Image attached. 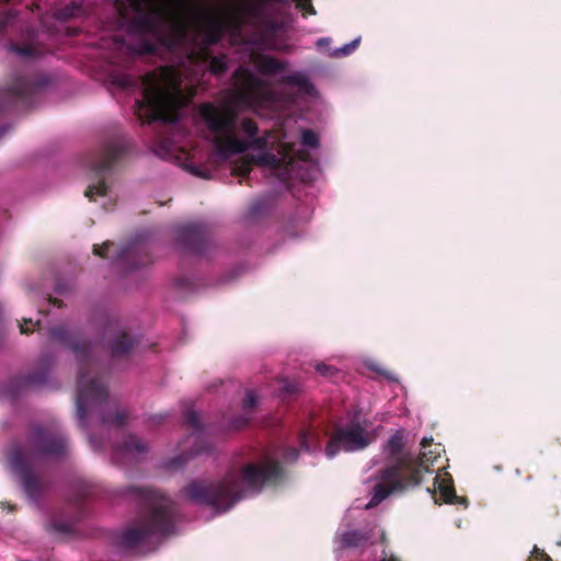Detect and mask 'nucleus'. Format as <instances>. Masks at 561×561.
Masks as SVG:
<instances>
[{"mask_svg": "<svg viewBox=\"0 0 561 561\" xmlns=\"http://www.w3.org/2000/svg\"><path fill=\"white\" fill-rule=\"evenodd\" d=\"M201 0H115L118 15L128 21L129 31L139 36L130 46L133 55L156 54L160 47L174 50L183 46L188 32L197 35L201 47L193 53L195 60L209 57V47L218 44L225 33L241 37L249 25L239 7L227 11L199 10Z\"/></svg>", "mask_w": 561, "mask_h": 561, "instance_id": "f257e3e1", "label": "nucleus"}, {"mask_svg": "<svg viewBox=\"0 0 561 561\" xmlns=\"http://www.w3.org/2000/svg\"><path fill=\"white\" fill-rule=\"evenodd\" d=\"M53 340L70 348L78 362L76 408L79 425L89 427L95 416L102 426L121 428L127 424L129 413L116 399L110 398L107 385L100 373V363L92 352V343L80 331L66 325L49 329Z\"/></svg>", "mask_w": 561, "mask_h": 561, "instance_id": "f03ea898", "label": "nucleus"}, {"mask_svg": "<svg viewBox=\"0 0 561 561\" xmlns=\"http://www.w3.org/2000/svg\"><path fill=\"white\" fill-rule=\"evenodd\" d=\"M282 463L265 456L240 468H231L220 480L194 479L180 491V495L196 505L217 513H226L247 495H256L265 486L276 485L283 479Z\"/></svg>", "mask_w": 561, "mask_h": 561, "instance_id": "7ed1b4c3", "label": "nucleus"}, {"mask_svg": "<svg viewBox=\"0 0 561 561\" xmlns=\"http://www.w3.org/2000/svg\"><path fill=\"white\" fill-rule=\"evenodd\" d=\"M68 453V439L59 430L36 424L31 426L23 442L11 445L7 461L25 495L37 502L47 489L41 465L64 459Z\"/></svg>", "mask_w": 561, "mask_h": 561, "instance_id": "20e7f679", "label": "nucleus"}, {"mask_svg": "<svg viewBox=\"0 0 561 561\" xmlns=\"http://www.w3.org/2000/svg\"><path fill=\"white\" fill-rule=\"evenodd\" d=\"M432 443L433 438L424 437L421 442L420 455L414 457L410 453H403L405 445L403 431H397L391 435L383 446L391 462L376 472L374 477L376 483L367 507H375L391 494L419 485L424 473L432 472L430 466L439 455L437 450L426 451Z\"/></svg>", "mask_w": 561, "mask_h": 561, "instance_id": "39448f33", "label": "nucleus"}, {"mask_svg": "<svg viewBox=\"0 0 561 561\" xmlns=\"http://www.w3.org/2000/svg\"><path fill=\"white\" fill-rule=\"evenodd\" d=\"M199 116L213 135L216 152L222 159L243 153L249 149L262 151L267 148L271 131L266 130L264 135L259 136V126L252 118H243L240 123L241 130L249 140L236 135L238 112L229 103L221 105L211 102L203 103L199 107Z\"/></svg>", "mask_w": 561, "mask_h": 561, "instance_id": "423d86ee", "label": "nucleus"}, {"mask_svg": "<svg viewBox=\"0 0 561 561\" xmlns=\"http://www.w3.org/2000/svg\"><path fill=\"white\" fill-rule=\"evenodd\" d=\"M142 99L136 100L135 113L145 124L174 123L183 103L182 73L174 66H162L141 78Z\"/></svg>", "mask_w": 561, "mask_h": 561, "instance_id": "0eeeda50", "label": "nucleus"}, {"mask_svg": "<svg viewBox=\"0 0 561 561\" xmlns=\"http://www.w3.org/2000/svg\"><path fill=\"white\" fill-rule=\"evenodd\" d=\"M128 493L137 497L146 512L138 527L124 530L118 537L123 549H134L151 536H167L174 531L180 517V506L162 492L150 488L130 486Z\"/></svg>", "mask_w": 561, "mask_h": 561, "instance_id": "6e6552de", "label": "nucleus"}, {"mask_svg": "<svg viewBox=\"0 0 561 561\" xmlns=\"http://www.w3.org/2000/svg\"><path fill=\"white\" fill-rule=\"evenodd\" d=\"M368 425L359 410L348 413L345 424L334 426L325 446L327 457L331 459L341 450L353 453L368 447L375 440V435L367 430Z\"/></svg>", "mask_w": 561, "mask_h": 561, "instance_id": "1a4fd4ad", "label": "nucleus"}, {"mask_svg": "<svg viewBox=\"0 0 561 561\" xmlns=\"http://www.w3.org/2000/svg\"><path fill=\"white\" fill-rule=\"evenodd\" d=\"M130 141L125 138H116L106 141L102 148L87 158V167L93 171L98 181L90 184L84 191V196L90 201H95L96 196H105L108 186L104 180L107 173L119 160L127 153Z\"/></svg>", "mask_w": 561, "mask_h": 561, "instance_id": "9d476101", "label": "nucleus"}, {"mask_svg": "<svg viewBox=\"0 0 561 561\" xmlns=\"http://www.w3.org/2000/svg\"><path fill=\"white\" fill-rule=\"evenodd\" d=\"M46 85L43 78L18 77L5 89L0 90V114L28 110L36 95Z\"/></svg>", "mask_w": 561, "mask_h": 561, "instance_id": "9b49d317", "label": "nucleus"}, {"mask_svg": "<svg viewBox=\"0 0 561 561\" xmlns=\"http://www.w3.org/2000/svg\"><path fill=\"white\" fill-rule=\"evenodd\" d=\"M176 244L187 254L203 256L211 248L208 227L203 224H188L176 229Z\"/></svg>", "mask_w": 561, "mask_h": 561, "instance_id": "f8f14e48", "label": "nucleus"}, {"mask_svg": "<svg viewBox=\"0 0 561 561\" xmlns=\"http://www.w3.org/2000/svg\"><path fill=\"white\" fill-rule=\"evenodd\" d=\"M232 78L234 89L231 90V95L236 102L250 106L262 99L264 84L250 69L240 66Z\"/></svg>", "mask_w": 561, "mask_h": 561, "instance_id": "ddd939ff", "label": "nucleus"}, {"mask_svg": "<svg viewBox=\"0 0 561 561\" xmlns=\"http://www.w3.org/2000/svg\"><path fill=\"white\" fill-rule=\"evenodd\" d=\"M265 0H248L237 4L244 14L249 25L266 33L275 32L278 26L276 22L265 12Z\"/></svg>", "mask_w": 561, "mask_h": 561, "instance_id": "4468645a", "label": "nucleus"}, {"mask_svg": "<svg viewBox=\"0 0 561 561\" xmlns=\"http://www.w3.org/2000/svg\"><path fill=\"white\" fill-rule=\"evenodd\" d=\"M191 42V47L187 49V60L194 65V66H202L206 62H208V70L211 75L216 77H220L225 75L228 70V58L225 54H221L219 56H214L211 53V47H209V57H207L205 60H195L193 58V53L198 49L202 45L199 42V38L197 35H195L194 32H188V38L186 42Z\"/></svg>", "mask_w": 561, "mask_h": 561, "instance_id": "2eb2a0df", "label": "nucleus"}, {"mask_svg": "<svg viewBox=\"0 0 561 561\" xmlns=\"http://www.w3.org/2000/svg\"><path fill=\"white\" fill-rule=\"evenodd\" d=\"M9 49L23 58H35L44 54V46L38 42V33L31 27L22 30L19 42H10Z\"/></svg>", "mask_w": 561, "mask_h": 561, "instance_id": "dca6fc26", "label": "nucleus"}, {"mask_svg": "<svg viewBox=\"0 0 561 561\" xmlns=\"http://www.w3.org/2000/svg\"><path fill=\"white\" fill-rule=\"evenodd\" d=\"M427 491L432 493V497L435 504H440L444 502L447 504H459L467 506V499L456 494L454 481L449 473H445L443 478L436 476L434 478V490L432 491L428 488Z\"/></svg>", "mask_w": 561, "mask_h": 561, "instance_id": "f3484780", "label": "nucleus"}, {"mask_svg": "<svg viewBox=\"0 0 561 561\" xmlns=\"http://www.w3.org/2000/svg\"><path fill=\"white\" fill-rule=\"evenodd\" d=\"M148 451V445L134 434L126 435L123 440L113 448L115 461H122L124 458H139Z\"/></svg>", "mask_w": 561, "mask_h": 561, "instance_id": "a211bd4d", "label": "nucleus"}, {"mask_svg": "<svg viewBox=\"0 0 561 561\" xmlns=\"http://www.w3.org/2000/svg\"><path fill=\"white\" fill-rule=\"evenodd\" d=\"M43 365L41 368L27 373L25 375H21L15 378V382L20 388H28V387H37L46 383L48 379V367L50 365L49 362L43 359Z\"/></svg>", "mask_w": 561, "mask_h": 561, "instance_id": "6ab92c4d", "label": "nucleus"}, {"mask_svg": "<svg viewBox=\"0 0 561 561\" xmlns=\"http://www.w3.org/2000/svg\"><path fill=\"white\" fill-rule=\"evenodd\" d=\"M136 345V340L126 331H121L110 342L111 356L113 358H122L127 356Z\"/></svg>", "mask_w": 561, "mask_h": 561, "instance_id": "aec40b11", "label": "nucleus"}, {"mask_svg": "<svg viewBox=\"0 0 561 561\" xmlns=\"http://www.w3.org/2000/svg\"><path fill=\"white\" fill-rule=\"evenodd\" d=\"M370 537L368 531L350 530L342 535L341 543L344 548H360L366 546Z\"/></svg>", "mask_w": 561, "mask_h": 561, "instance_id": "412c9836", "label": "nucleus"}, {"mask_svg": "<svg viewBox=\"0 0 561 561\" xmlns=\"http://www.w3.org/2000/svg\"><path fill=\"white\" fill-rule=\"evenodd\" d=\"M287 67L285 61L278 60L275 57L262 56L257 62V69L262 75L273 76L284 71Z\"/></svg>", "mask_w": 561, "mask_h": 561, "instance_id": "4be33fe9", "label": "nucleus"}, {"mask_svg": "<svg viewBox=\"0 0 561 561\" xmlns=\"http://www.w3.org/2000/svg\"><path fill=\"white\" fill-rule=\"evenodd\" d=\"M204 451L209 453V448H207L205 446H198V447H195L194 449H192L190 453H182L179 456L169 460L168 468L169 469H179V468L183 467L190 458L201 455Z\"/></svg>", "mask_w": 561, "mask_h": 561, "instance_id": "5701e85b", "label": "nucleus"}, {"mask_svg": "<svg viewBox=\"0 0 561 561\" xmlns=\"http://www.w3.org/2000/svg\"><path fill=\"white\" fill-rule=\"evenodd\" d=\"M47 530L60 537H68L75 533L73 524L54 518L49 522Z\"/></svg>", "mask_w": 561, "mask_h": 561, "instance_id": "b1692460", "label": "nucleus"}, {"mask_svg": "<svg viewBox=\"0 0 561 561\" xmlns=\"http://www.w3.org/2000/svg\"><path fill=\"white\" fill-rule=\"evenodd\" d=\"M256 163L270 168H279L282 160L272 152H264L257 157Z\"/></svg>", "mask_w": 561, "mask_h": 561, "instance_id": "393cba45", "label": "nucleus"}, {"mask_svg": "<svg viewBox=\"0 0 561 561\" xmlns=\"http://www.w3.org/2000/svg\"><path fill=\"white\" fill-rule=\"evenodd\" d=\"M184 421L195 432H199L202 430V424L197 412L187 410L184 414Z\"/></svg>", "mask_w": 561, "mask_h": 561, "instance_id": "a878e982", "label": "nucleus"}, {"mask_svg": "<svg viewBox=\"0 0 561 561\" xmlns=\"http://www.w3.org/2000/svg\"><path fill=\"white\" fill-rule=\"evenodd\" d=\"M301 142L304 146L317 148L319 146L318 135L311 129H305L301 134Z\"/></svg>", "mask_w": 561, "mask_h": 561, "instance_id": "bb28decb", "label": "nucleus"}, {"mask_svg": "<svg viewBox=\"0 0 561 561\" xmlns=\"http://www.w3.org/2000/svg\"><path fill=\"white\" fill-rule=\"evenodd\" d=\"M283 80L286 83L294 84V85H299V87H305L308 83L307 78L304 75H301V73H295V75L286 76V77H284Z\"/></svg>", "mask_w": 561, "mask_h": 561, "instance_id": "cd10ccee", "label": "nucleus"}, {"mask_svg": "<svg viewBox=\"0 0 561 561\" xmlns=\"http://www.w3.org/2000/svg\"><path fill=\"white\" fill-rule=\"evenodd\" d=\"M528 561H552V559L545 552V550L535 546Z\"/></svg>", "mask_w": 561, "mask_h": 561, "instance_id": "c85d7f7f", "label": "nucleus"}, {"mask_svg": "<svg viewBox=\"0 0 561 561\" xmlns=\"http://www.w3.org/2000/svg\"><path fill=\"white\" fill-rule=\"evenodd\" d=\"M79 10H80V5H77L76 3H71L69 5H66L60 11V16L62 19H71L77 15V11H79Z\"/></svg>", "mask_w": 561, "mask_h": 561, "instance_id": "c756f323", "label": "nucleus"}, {"mask_svg": "<svg viewBox=\"0 0 561 561\" xmlns=\"http://www.w3.org/2000/svg\"><path fill=\"white\" fill-rule=\"evenodd\" d=\"M316 370H317L321 376H325V377H328V376H333L334 374H337V373H339V370H337L335 367H333V366H329V365H325V364H323V363L318 364V365L316 366Z\"/></svg>", "mask_w": 561, "mask_h": 561, "instance_id": "7c9ffc66", "label": "nucleus"}, {"mask_svg": "<svg viewBox=\"0 0 561 561\" xmlns=\"http://www.w3.org/2000/svg\"><path fill=\"white\" fill-rule=\"evenodd\" d=\"M359 44V38L354 39L350 44L344 45L342 48L337 49L335 55L336 56H346L350 55Z\"/></svg>", "mask_w": 561, "mask_h": 561, "instance_id": "2f4dec72", "label": "nucleus"}, {"mask_svg": "<svg viewBox=\"0 0 561 561\" xmlns=\"http://www.w3.org/2000/svg\"><path fill=\"white\" fill-rule=\"evenodd\" d=\"M256 405V396L253 391L249 390L245 393V398L243 400V409L251 410Z\"/></svg>", "mask_w": 561, "mask_h": 561, "instance_id": "473e14b6", "label": "nucleus"}, {"mask_svg": "<svg viewBox=\"0 0 561 561\" xmlns=\"http://www.w3.org/2000/svg\"><path fill=\"white\" fill-rule=\"evenodd\" d=\"M310 435L307 432H301L299 436L300 449L311 451Z\"/></svg>", "mask_w": 561, "mask_h": 561, "instance_id": "72a5a7b5", "label": "nucleus"}, {"mask_svg": "<svg viewBox=\"0 0 561 561\" xmlns=\"http://www.w3.org/2000/svg\"><path fill=\"white\" fill-rule=\"evenodd\" d=\"M110 245H112V242H110V241L104 242L102 245L94 244L93 245V253L95 255H98V256L105 257L106 256V251H107Z\"/></svg>", "mask_w": 561, "mask_h": 561, "instance_id": "f704fd0d", "label": "nucleus"}, {"mask_svg": "<svg viewBox=\"0 0 561 561\" xmlns=\"http://www.w3.org/2000/svg\"><path fill=\"white\" fill-rule=\"evenodd\" d=\"M299 450L295 447L287 448L284 454V459L287 462H294L298 459Z\"/></svg>", "mask_w": 561, "mask_h": 561, "instance_id": "c9c22d12", "label": "nucleus"}, {"mask_svg": "<svg viewBox=\"0 0 561 561\" xmlns=\"http://www.w3.org/2000/svg\"><path fill=\"white\" fill-rule=\"evenodd\" d=\"M36 325L39 324V320L35 322ZM28 325H34V322L32 319H23V324H20V331L22 334H28L33 331V329H30Z\"/></svg>", "mask_w": 561, "mask_h": 561, "instance_id": "e433bc0d", "label": "nucleus"}, {"mask_svg": "<svg viewBox=\"0 0 561 561\" xmlns=\"http://www.w3.org/2000/svg\"><path fill=\"white\" fill-rule=\"evenodd\" d=\"M198 178L208 180L211 178V172L208 169L203 168L202 173H198Z\"/></svg>", "mask_w": 561, "mask_h": 561, "instance_id": "4c0bfd02", "label": "nucleus"}, {"mask_svg": "<svg viewBox=\"0 0 561 561\" xmlns=\"http://www.w3.org/2000/svg\"><path fill=\"white\" fill-rule=\"evenodd\" d=\"M202 167H198V165H191L190 167V172L192 174H194L195 176H198V173H202Z\"/></svg>", "mask_w": 561, "mask_h": 561, "instance_id": "58836bf2", "label": "nucleus"}, {"mask_svg": "<svg viewBox=\"0 0 561 561\" xmlns=\"http://www.w3.org/2000/svg\"><path fill=\"white\" fill-rule=\"evenodd\" d=\"M330 38L329 37H321L317 41V46L321 47V46H324V45H329L330 44Z\"/></svg>", "mask_w": 561, "mask_h": 561, "instance_id": "ea45409f", "label": "nucleus"}, {"mask_svg": "<svg viewBox=\"0 0 561 561\" xmlns=\"http://www.w3.org/2000/svg\"><path fill=\"white\" fill-rule=\"evenodd\" d=\"M11 129L9 125L0 126V139Z\"/></svg>", "mask_w": 561, "mask_h": 561, "instance_id": "a19ab883", "label": "nucleus"}, {"mask_svg": "<svg viewBox=\"0 0 561 561\" xmlns=\"http://www.w3.org/2000/svg\"><path fill=\"white\" fill-rule=\"evenodd\" d=\"M247 424H248V419H241V420L236 421L234 427L240 428Z\"/></svg>", "mask_w": 561, "mask_h": 561, "instance_id": "79ce46f5", "label": "nucleus"}, {"mask_svg": "<svg viewBox=\"0 0 561 561\" xmlns=\"http://www.w3.org/2000/svg\"><path fill=\"white\" fill-rule=\"evenodd\" d=\"M49 300H50V302H51L54 306H56V307H58V308H61V307H62V301H61V300H59V299H57V298H50Z\"/></svg>", "mask_w": 561, "mask_h": 561, "instance_id": "37998d69", "label": "nucleus"}, {"mask_svg": "<svg viewBox=\"0 0 561 561\" xmlns=\"http://www.w3.org/2000/svg\"><path fill=\"white\" fill-rule=\"evenodd\" d=\"M249 172H250V167H249V165H247V164H244V165H243V168H242V170H241V173H242L243 175H247V174H249Z\"/></svg>", "mask_w": 561, "mask_h": 561, "instance_id": "c03bdc74", "label": "nucleus"}, {"mask_svg": "<svg viewBox=\"0 0 561 561\" xmlns=\"http://www.w3.org/2000/svg\"><path fill=\"white\" fill-rule=\"evenodd\" d=\"M91 495H93V492H92L91 490H87V491H84V492L82 493V496H84V497H89V496H91Z\"/></svg>", "mask_w": 561, "mask_h": 561, "instance_id": "a18cd8bd", "label": "nucleus"}, {"mask_svg": "<svg viewBox=\"0 0 561 561\" xmlns=\"http://www.w3.org/2000/svg\"><path fill=\"white\" fill-rule=\"evenodd\" d=\"M383 560L385 561H400L398 558L396 557H390L388 560L386 559V553L383 552Z\"/></svg>", "mask_w": 561, "mask_h": 561, "instance_id": "49530a36", "label": "nucleus"}]
</instances>
